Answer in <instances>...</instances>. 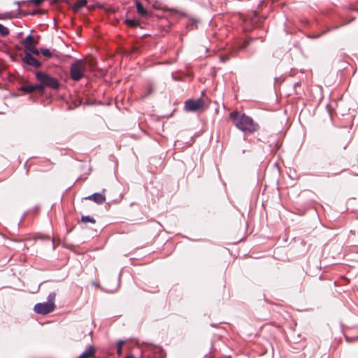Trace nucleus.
Segmentation results:
<instances>
[{
    "mask_svg": "<svg viewBox=\"0 0 358 358\" xmlns=\"http://www.w3.org/2000/svg\"><path fill=\"white\" fill-rule=\"evenodd\" d=\"M229 117L236 127L243 132L253 133L259 129L252 117L237 110L232 111Z\"/></svg>",
    "mask_w": 358,
    "mask_h": 358,
    "instance_id": "1",
    "label": "nucleus"
},
{
    "mask_svg": "<svg viewBox=\"0 0 358 358\" xmlns=\"http://www.w3.org/2000/svg\"><path fill=\"white\" fill-rule=\"evenodd\" d=\"M55 296L56 294L55 292L50 293L48 296V301L46 302L38 303L34 306V312L43 315L52 313L55 308Z\"/></svg>",
    "mask_w": 358,
    "mask_h": 358,
    "instance_id": "2",
    "label": "nucleus"
},
{
    "mask_svg": "<svg viewBox=\"0 0 358 358\" xmlns=\"http://www.w3.org/2000/svg\"><path fill=\"white\" fill-rule=\"evenodd\" d=\"M36 78L39 81L38 87L41 90L45 87H50L57 90L59 87V83L57 79L52 78L47 73L38 71L36 73Z\"/></svg>",
    "mask_w": 358,
    "mask_h": 358,
    "instance_id": "3",
    "label": "nucleus"
},
{
    "mask_svg": "<svg viewBox=\"0 0 358 358\" xmlns=\"http://www.w3.org/2000/svg\"><path fill=\"white\" fill-rule=\"evenodd\" d=\"M86 71V63L83 60H77L71 65L70 75L74 81H78L85 76Z\"/></svg>",
    "mask_w": 358,
    "mask_h": 358,
    "instance_id": "4",
    "label": "nucleus"
},
{
    "mask_svg": "<svg viewBox=\"0 0 358 358\" xmlns=\"http://www.w3.org/2000/svg\"><path fill=\"white\" fill-rule=\"evenodd\" d=\"M204 107V101L202 97L197 99H188L185 102V110L187 112H196Z\"/></svg>",
    "mask_w": 358,
    "mask_h": 358,
    "instance_id": "5",
    "label": "nucleus"
},
{
    "mask_svg": "<svg viewBox=\"0 0 358 358\" xmlns=\"http://www.w3.org/2000/svg\"><path fill=\"white\" fill-rule=\"evenodd\" d=\"M34 39L33 36L29 34L23 40L22 45L27 52L38 55L39 50L34 45Z\"/></svg>",
    "mask_w": 358,
    "mask_h": 358,
    "instance_id": "6",
    "label": "nucleus"
},
{
    "mask_svg": "<svg viewBox=\"0 0 358 358\" xmlns=\"http://www.w3.org/2000/svg\"><path fill=\"white\" fill-rule=\"evenodd\" d=\"M90 201H93L97 204H102L106 201L105 189H103L102 192L94 193L85 198Z\"/></svg>",
    "mask_w": 358,
    "mask_h": 358,
    "instance_id": "7",
    "label": "nucleus"
},
{
    "mask_svg": "<svg viewBox=\"0 0 358 358\" xmlns=\"http://www.w3.org/2000/svg\"><path fill=\"white\" fill-rule=\"evenodd\" d=\"M23 62L27 65L34 66V68H39L41 66V63L34 58L29 52L25 53Z\"/></svg>",
    "mask_w": 358,
    "mask_h": 358,
    "instance_id": "8",
    "label": "nucleus"
},
{
    "mask_svg": "<svg viewBox=\"0 0 358 358\" xmlns=\"http://www.w3.org/2000/svg\"><path fill=\"white\" fill-rule=\"evenodd\" d=\"M96 352V348L94 345H90L86 348L83 353L78 357V358H94Z\"/></svg>",
    "mask_w": 358,
    "mask_h": 358,
    "instance_id": "9",
    "label": "nucleus"
},
{
    "mask_svg": "<svg viewBox=\"0 0 358 358\" xmlns=\"http://www.w3.org/2000/svg\"><path fill=\"white\" fill-rule=\"evenodd\" d=\"M20 89L22 92L27 93H31L36 90H41L40 87H38V84H26L22 85Z\"/></svg>",
    "mask_w": 358,
    "mask_h": 358,
    "instance_id": "10",
    "label": "nucleus"
},
{
    "mask_svg": "<svg viewBox=\"0 0 358 358\" xmlns=\"http://www.w3.org/2000/svg\"><path fill=\"white\" fill-rule=\"evenodd\" d=\"M136 7L137 13L142 17H146L148 15L147 10L143 7V4L140 1L136 2Z\"/></svg>",
    "mask_w": 358,
    "mask_h": 358,
    "instance_id": "11",
    "label": "nucleus"
},
{
    "mask_svg": "<svg viewBox=\"0 0 358 358\" xmlns=\"http://www.w3.org/2000/svg\"><path fill=\"white\" fill-rule=\"evenodd\" d=\"M87 1L86 0H80L76 2L72 6V9L73 12L78 13L82 8L85 7L87 5Z\"/></svg>",
    "mask_w": 358,
    "mask_h": 358,
    "instance_id": "12",
    "label": "nucleus"
},
{
    "mask_svg": "<svg viewBox=\"0 0 358 358\" xmlns=\"http://www.w3.org/2000/svg\"><path fill=\"white\" fill-rule=\"evenodd\" d=\"M124 22L130 27H137L140 26L138 21L134 19H126Z\"/></svg>",
    "mask_w": 358,
    "mask_h": 358,
    "instance_id": "13",
    "label": "nucleus"
},
{
    "mask_svg": "<svg viewBox=\"0 0 358 358\" xmlns=\"http://www.w3.org/2000/svg\"><path fill=\"white\" fill-rule=\"evenodd\" d=\"M81 222H83V223H88V222H90V223H92V224H95L96 223L95 219L93 218L92 217H90V216H88V215L82 216L81 217Z\"/></svg>",
    "mask_w": 358,
    "mask_h": 358,
    "instance_id": "14",
    "label": "nucleus"
},
{
    "mask_svg": "<svg viewBox=\"0 0 358 358\" xmlns=\"http://www.w3.org/2000/svg\"><path fill=\"white\" fill-rule=\"evenodd\" d=\"M41 53L44 57L50 58L52 57V53L48 48H40L39 53Z\"/></svg>",
    "mask_w": 358,
    "mask_h": 358,
    "instance_id": "15",
    "label": "nucleus"
},
{
    "mask_svg": "<svg viewBox=\"0 0 358 358\" xmlns=\"http://www.w3.org/2000/svg\"><path fill=\"white\" fill-rule=\"evenodd\" d=\"M9 29L3 24H0V36H6L9 34Z\"/></svg>",
    "mask_w": 358,
    "mask_h": 358,
    "instance_id": "16",
    "label": "nucleus"
},
{
    "mask_svg": "<svg viewBox=\"0 0 358 358\" xmlns=\"http://www.w3.org/2000/svg\"><path fill=\"white\" fill-rule=\"evenodd\" d=\"M124 344V341H119L117 343V354L118 355V356H121L122 355V346Z\"/></svg>",
    "mask_w": 358,
    "mask_h": 358,
    "instance_id": "17",
    "label": "nucleus"
},
{
    "mask_svg": "<svg viewBox=\"0 0 358 358\" xmlns=\"http://www.w3.org/2000/svg\"><path fill=\"white\" fill-rule=\"evenodd\" d=\"M44 0H32V2L36 5H40Z\"/></svg>",
    "mask_w": 358,
    "mask_h": 358,
    "instance_id": "18",
    "label": "nucleus"
},
{
    "mask_svg": "<svg viewBox=\"0 0 358 358\" xmlns=\"http://www.w3.org/2000/svg\"><path fill=\"white\" fill-rule=\"evenodd\" d=\"M124 358H135V357L132 355H128Z\"/></svg>",
    "mask_w": 358,
    "mask_h": 358,
    "instance_id": "19",
    "label": "nucleus"
},
{
    "mask_svg": "<svg viewBox=\"0 0 358 358\" xmlns=\"http://www.w3.org/2000/svg\"><path fill=\"white\" fill-rule=\"evenodd\" d=\"M77 358H78V357H77Z\"/></svg>",
    "mask_w": 358,
    "mask_h": 358,
    "instance_id": "20",
    "label": "nucleus"
}]
</instances>
